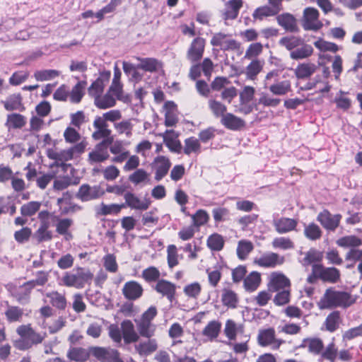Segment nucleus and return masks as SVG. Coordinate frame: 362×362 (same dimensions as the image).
Masks as SVG:
<instances>
[{"label": "nucleus", "instance_id": "nucleus-56", "mask_svg": "<svg viewBox=\"0 0 362 362\" xmlns=\"http://www.w3.org/2000/svg\"><path fill=\"white\" fill-rule=\"evenodd\" d=\"M41 206V202L32 201L24 204L21 207V213L23 216H31L39 211Z\"/></svg>", "mask_w": 362, "mask_h": 362}, {"label": "nucleus", "instance_id": "nucleus-34", "mask_svg": "<svg viewBox=\"0 0 362 362\" xmlns=\"http://www.w3.org/2000/svg\"><path fill=\"white\" fill-rule=\"evenodd\" d=\"M114 128L119 135L131 138L133 135L134 124L132 119H124L114 124Z\"/></svg>", "mask_w": 362, "mask_h": 362}, {"label": "nucleus", "instance_id": "nucleus-9", "mask_svg": "<svg viewBox=\"0 0 362 362\" xmlns=\"http://www.w3.org/2000/svg\"><path fill=\"white\" fill-rule=\"evenodd\" d=\"M105 194L104 190L99 185L90 186L88 185H82L76 197L83 202H88L98 199Z\"/></svg>", "mask_w": 362, "mask_h": 362}, {"label": "nucleus", "instance_id": "nucleus-31", "mask_svg": "<svg viewBox=\"0 0 362 362\" xmlns=\"http://www.w3.org/2000/svg\"><path fill=\"white\" fill-rule=\"evenodd\" d=\"M221 123L226 128L231 130H238L245 126V122L241 118L231 113H227L223 116Z\"/></svg>", "mask_w": 362, "mask_h": 362}, {"label": "nucleus", "instance_id": "nucleus-62", "mask_svg": "<svg viewBox=\"0 0 362 362\" xmlns=\"http://www.w3.org/2000/svg\"><path fill=\"white\" fill-rule=\"evenodd\" d=\"M224 245V240L221 235L214 233L210 235L207 240V245L212 250L219 251Z\"/></svg>", "mask_w": 362, "mask_h": 362}, {"label": "nucleus", "instance_id": "nucleus-5", "mask_svg": "<svg viewBox=\"0 0 362 362\" xmlns=\"http://www.w3.org/2000/svg\"><path fill=\"white\" fill-rule=\"evenodd\" d=\"M93 126L95 129L92 134V137L94 140L103 139L101 142H105V144H111L112 142V131L108 128V124L100 119V116L95 117Z\"/></svg>", "mask_w": 362, "mask_h": 362}, {"label": "nucleus", "instance_id": "nucleus-51", "mask_svg": "<svg viewBox=\"0 0 362 362\" xmlns=\"http://www.w3.org/2000/svg\"><path fill=\"white\" fill-rule=\"evenodd\" d=\"M303 40L296 36L284 37L280 39L279 45L285 47L288 50L293 51L302 45Z\"/></svg>", "mask_w": 362, "mask_h": 362}, {"label": "nucleus", "instance_id": "nucleus-19", "mask_svg": "<svg viewBox=\"0 0 362 362\" xmlns=\"http://www.w3.org/2000/svg\"><path fill=\"white\" fill-rule=\"evenodd\" d=\"M264 65V60L253 59L240 74H244L247 80L254 81L262 71Z\"/></svg>", "mask_w": 362, "mask_h": 362}, {"label": "nucleus", "instance_id": "nucleus-44", "mask_svg": "<svg viewBox=\"0 0 362 362\" xmlns=\"http://www.w3.org/2000/svg\"><path fill=\"white\" fill-rule=\"evenodd\" d=\"M201 148L199 140L194 136L184 141L183 152L187 156L192 153L199 154L201 152Z\"/></svg>", "mask_w": 362, "mask_h": 362}, {"label": "nucleus", "instance_id": "nucleus-29", "mask_svg": "<svg viewBox=\"0 0 362 362\" xmlns=\"http://www.w3.org/2000/svg\"><path fill=\"white\" fill-rule=\"evenodd\" d=\"M244 326L243 324L236 323L233 320H228L226 322L224 333L230 340H235L238 334H243Z\"/></svg>", "mask_w": 362, "mask_h": 362}, {"label": "nucleus", "instance_id": "nucleus-45", "mask_svg": "<svg viewBox=\"0 0 362 362\" xmlns=\"http://www.w3.org/2000/svg\"><path fill=\"white\" fill-rule=\"evenodd\" d=\"M49 223L40 224L38 229L34 233L33 238L37 242L49 241L52 238V233L49 230Z\"/></svg>", "mask_w": 362, "mask_h": 362}, {"label": "nucleus", "instance_id": "nucleus-12", "mask_svg": "<svg viewBox=\"0 0 362 362\" xmlns=\"http://www.w3.org/2000/svg\"><path fill=\"white\" fill-rule=\"evenodd\" d=\"M205 47V40L202 37H196L190 44L187 52V59L191 62L199 61L203 56Z\"/></svg>", "mask_w": 362, "mask_h": 362}, {"label": "nucleus", "instance_id": "nucleus-25", "mask_svg": "<svg viewBox=\"0 0 362 362\" xmlns=\"http://www.w3.org/2000/svg\"><path fill=\"white\" fill-rule=\"evenodd\" d=\"M165 125L174 127L178 122L177 109L176 104L173 101H168L164 105Z\"/></svg>", "mask_w": 362, "mask_h": 362}, {"label": "nucleus", "instance_id": "nucleus-32", "mask_svg": "<svg viewBox=\"0 0 362 362\" xmlns=\"http://www.w3.org/2000/svg\"><path fill=\"white\" fill-rule=\"evenodd\" d=\"M313 53V47L310 45L304 43V41L303 40L302 45L291 52L290 57L295 60L304 59L310 57Z\"/></svg>", "mask_w": 362, "mask_h": 362}, {"label": "nucleus", "instance_id": "nucleus-17", "mask_svg": "<svg viewBox=\"0 0 362 362\" xmlns=\"http://www.w3.org/2000/svg\"><path fill=\"white\" fill-rule=\"evenodd\" d=\"M122 338L126 344L134 343L139 339V333L135 330L133 322L129 320H125L121 323Z\"/></svg>", "mask_w": 362, "mask_h": 362}, {"label": "nucleus", "instance_id": "nucleus-54", "mask_svg": "<svg viewBox=\"0 0 362 362\" xmlns=\"http://www.w3.org/2000/svg\"><path fill=\"white\" fill-rule=\"evenodd\" d=\"M272 245L275 249H281L283 250H290L294 247L293 241L286 237H277L274 238L272 242Z\"/></svg>", "mask_w": 362, "mask_h": 362}, {"label": "nucleus", "instance_id": "nucleus-57", "mask_svg": "<svg viewBox=\"0 0 362 362\" xmlns=\"http://www.w3.org/2000/svg\"><path fill=\"white\" fill-rule=\"evenodd\" d=\"M263 50V45L260 42L252 43L249 45L245 53V59H257Z\"/></svg>", "mask_w": 362, "mask_h": 362}, {"label": "nucleus", "instance_id": "nucleus-55", "mask_svg": "<svg viewBox=\"0 0 362 362\" xmlns=\"http://www.w3.org/2000/svg\"><path fill=\"white\" fill-rule=\"evenodd\" d=\"M201 291L202 286L198 282L187 284L183 288L185 296L192 299H197L199 296Z\"/></svg>", "mask_w": 362, "mask_h": 362}, {"label": "nucleus", "instance_id": "nucleus-43", "mask_svg": "<svg viewBox=\"0 0 362 362\" xmlns=\"http://www.w3.org/2000/svg\"><path fill=\"white\" fill-rule=\"evenodd\" d=\"M47 156L50 159L62 163L74 158L70 148L61 151L49 149L47 151Z\"/></svg>", "mask_w": 362, "mask_h": 362}, {"label": "nucleus", "instance_id": "nucleus-61", "mask_svg": "<svg viewBox=\"0 0 362 362\" xmlns=\"http://www.w3.org/2000/svg\"><path fill=\"white\" fill-rule=\"evenodd\" d=\"M339 324V313L337 311L332 312L326 318L325 325L326 329L332 332H334Z\"/></svg>", "mask_w": 362, "mask_h": 362}, {"label": "nucleus", "instance_id": "nucleus-2", "mask_svg": "<svg viewBox=\"0 0 362 362\" xmlns=\"http://www.w3.org/2000/svg\"><path fill=\"white\" fill-rule=\"evenodd\" d=\"M352 303L353 300L348 293L328 288L317 302V306L320 310H323L338 306L347 307Z\"/></svg>", "mask_w": 362, "mask_h": 362}, {"label": "nucleus", "instance_id": "nucleus-46", "mask_svg": "<svg viewBox=\"0 0 362 362\" xmlns=\"http://www.w3.org/2000/svg\"><path fill=\"white\" fill-rule=\"evenodd\" d=\"M337 244L341 247L351 249L362 245V240L356 235H347L337 240Z\"/></svg>", "mask_w": 362, "mask_h": 362}, {"label": "nucleus", "instance_id": "nucleus-14", "mask_svg": "<svg viewBox=\"0 0 362 362\" xmlns=\"http://www.w3.org/2000/svg\"><path fill=\"white\" fill-rule=\"evenodd\" d=\"M290 286L289 279L282 273L274 272L269 276L268 288L275 292Z\"/></svg>", "mask_w": 362, "mask_h": 362}, {"label": "nucleus", "instance_id": "nucleus-37", "mask_svg": "<svg viewBox=\"0 0 362 362\" xmlns=\"http://www.w3.org/2000/svg\"><path fill=\"white\" fill-rule=\"evenodd\" d=\"M2 103L5 109L8 111L22 110L24 109L22 104V97L19 93H14L9 95Z\"/></svg>", "mask_w": 362, "mask_h": 362}, {"label": "nucleus", "instance_id": "nucleus-40", "mask_svg": "<svg viewBox=\"0 0 362 362\" xmlns=\"http://www.w3.org/2000/svg\"><path fill=\"white\" fill-rule=\"evenodd\" d=\"M275 95H285L291 90V83L288 80L276 82L267 87Z\"/></svg>", "mask_w": 362, "mask_h": 362}, {"label": "nucleus", "instance_id": "nucleus-4", "mask_svg": "<svg viewBox=\"0 0 362 362\" xmlns=\"http://www.w3.org/2000/svg\"><path fill=\"white\" fill-rule=\"evenodd\" d=\"M211 45L218 47L221 50H236L240 47V44L234 40L230 35L223 33H216L211 39Z\"/></svg>", "mask_w": 362, "mask_h": 362}, {"label": "nucleus", "instance_id": "nucleus-59", "mask_svg": "<svg viewBox=\"0 0 362 362\" xmlns=\"http://www.w3.org/2000/svg\"><path fill=\"white\" fill-rule=\"evenodd\" d=\"M304 235L308 239L315 240L321 237L322 231L317 225L310 223L305 226Z\"/></svg>", "mask_w": 362, "mask_h": 362}, {"label": "nucleus", "instance_id": "nucleus-10", "mask_svg": "<svg viewBox=\"0 0 362 362\" xmlns=\"http://www.w3.org/2000/svg\"><path fill=\"white\" fill-rule=\"evenodd\" d=\"M314 273L319 279L329 283H336L340 279V272L335 267H324L320 264H314Z\"/></svg>", "mask_w": 362, "mask_h": 362}, {"label": "nucleus", "instance_id": "nucleus-36", "mask_svg": "<svg viewBox=\"0 0 362 362\" xmlns=\"http://www.w3.org/2000/svg\"><path fill=\"white\" fill-rule=\"evenodd\" d=\"M95 105L101 110L114 107L116 105V98L109 92L103 95H98L94 99Z\"/></svg>", "mask_w": 362, "mask_h": 362}, {"label": "nucleus", "instance_id": "nucleus-15", "mask_svg": "<svg viewBox=\"0 0 362 362\" xmlns=\"http://www.w3.org/2000/svg\"><path fill=\"white\" fill-rule=\"evenodd\" d=\"M153 166L155 170V180L160 181L168 174L171 162L168 158L159 156L154 159Z\"/></svg>", "mask_w": 362, "mask_h": 362}, {"label": "nucleus", "instance_id": "nucleus-23", "mask_svg": "<svg viewBox=\"0 0 362 362\" xmlns=\"http://www.w3.org/2000/svg\"><path fill=\"white\" fill-rule=\"evenodd\" d=\"M273 225L278 233L284 234L296 229L298 221L293 218L282 217L274 219Z\"/></svg>", "mask_w": 362, "mask_h": 362}, {"label": "nucleus", "instance_id": "nucleus-58", "mask_svg": "<svg viewBox=\"0 0 362 362\" xmlns=\"http://www.w3.org/2000/svg\"><path fill=\"white\" fill-rule=\"evenodd\" d=\"M303 346H308L310 352L317 354L321 352L323 348V343L317 338L306 339L303 340Z\"/></svg>", "mask_w": 362, "mask_h": 362}, {"label": "nucleus", "instance_id": "nucleus-42", "mask_svg": "<svg viewBox=\"0 0 362 362\" xmlns=\"http://www.w3.org/2000/svg\"><path fill=\"white\" fill-rule=\"evenodd\" d=\"M260 282V274L257 272H252L244 279L243 286L247 292H253L257 289Z\"/></svg>", "mask_w": 362, "mask_h": 362}, {"label": "nucleus", "instance_id": "nucleus-26", "mask_svg": "<svg viewBox=\"0 0 362 362\" xmlns=\"http://www.w3.org/2000/svg\"><path fill=\"white\" fill-rule=\"evenodd\" d=\"M241 0H230L226 4L225 10L222 12V18L225 21L233 20L237 18L239 10L242 7Z\"/></svg>", "mask_w": 362, "mask_h": 362}, {"label": "nucleus", "instance_id": "nucleus-7", "mask_svg": "<svg viewBox=\"0 0 362 362\" xmlns=\"http://www.w3.org/2000/svg\"><path fill=\"white\" fill-rule=\"evenodd\" d=\"M257 341L261 346H271L273 349H279L284 342L281 339L275 337V331L273 328L260 329Z\"/></svg>", "mask_w": 362, "mask_h": 362}, {"label": "nucleus", "instance_id": "nucleus-48", "mask_svg": "<svg viewBox=\"0 0 362 362\" xmlns=\"http://www.w3.org/2000/svg\"><path fill=\"white\" fill-rule=\"evenodd\" d=\"M221 300L225 306L235 308L237 306L238 298L234 291L229 289H224L223 291Z\"/></svg>", "mask_w": 362, "mask_h": 362}, {"label": "nucleus", "instance_id": "nucleus-20", "mask_svg": "<svg viewBox=\"0 0 362 362\" xmlns=\"http://www.w3.org/2000/svg\"><path fill=\"white\" fill-rule=\"evenodd\" d=\"M110 77V71H104L100 74V76L92 83L88 88V94L94 99L103 92L105 84L108 82Z\"/></svg>", "mask_w": 362, "mask_h": 362}, {"label": "nucleus", "instance_id": "nucleus-27", "mask_svg": "<svg viewBox=\"0 0 362 362\" xmlns=\"http://www.w3.org/2000/svg\"><path fill=\"white\" fill-rule=\"evenodd\" d=\"M278 24L286 31L294 33L298 30L295 17L288 13H282L276 17Z\"/></svg>", "mask_w": 362, "mask_h": 362}, {"label": "nucleus", "instance_id": "nucleus-30", "mask_svg": "<svg viewBox=\"0 0 362 362\" xmlns=\"http://www.w3.org/2000/svg\"><path fill=\"white\" fill-rule=\"evenodd\" d=\"M95 347L90 348V351L81 347L71 348L68 351L67 356L71 361H75L76 362H84L88 360L90 354L94 356L92 353V350Z\"/></svg>", "mask_w": 362, "mask_h": 362}, {"label": "nucleus", "instance_id": "nucleus-22", "mask_svg": "<svg viewBox=\"0 0 362 362\" xmlns=\"http://www.w3.org/2000/svg\"><path fill=\"white\" fill-rule=\"evenodd\" d=\"M341 216L339 214L332 215L328 211L320 213L317 220L327 230H334L339 225Z\"/></svg>", "mask_w": 362, "mask_h": 362}, {"label": "nucleus", "instance_id": "nucleus-21", "mask_svg": "<svg viewBox=\"0 0 362 362\" xmlns=\"http://www.w3.org/2000/svg\"><path fill=\"white\" fill-rule=\"evenodd\" d=\"M107 144H105V142H100L89 153L88 161L90 163H100L109 158Z\"/></svg>", "mask_w": 362, "mask_h": 362}, {"label": "nucleus", "instance_id": "nucleus-28", "mask_svg": "<svg viewBox=\"0 0 362 362\" xmlns=\"http://www.w3.org/2000/svg\"><path fill=\"white\" fill-rule=\"evenodd\" d=\"M175 288L174 284L164 279L159 280L155 286V290L163 296H166L170 301L174 298Z\"/></svg>", "mask_w": 362, "mask_h": 362}, {"label": "nucleus", "instance_id": "nucleus-6", "mask_svg": "<svg viewBox=\"0 0 362 362\" xmlns=\"http://www.w3.org/2000/svg\"><path fill=\"white\" fill-rule=\"evenodd\" d=\"M319 20L318 11L313 7H308L303 11V27L305 30H318L322 27Z\"/></svg>", "mask_w": 362, "mask_h": 362}, {"label": "nucleus", "instance_id": "nucleus-41", "mask_svg": "<svg viewBox=\"0 0 362 362\" xmlns=\"http://www.w3.org/2000/svg\"><path fill=\"white\" fill-rule=\"evenodd\" d=\"M316 68L313 63H302L296 68L295 75L299 79L307 78L315 73Z\"/></svg>", "mask_w": 362, "mask_h": 362}, {"label": "nucleus", "instance_id": "nucleus-18", "mask_svg": "<svg viewBox=\"0 0 362 362\" xmlns=\"http://www.w3.org/2000/svg\"><path fill=\"white\" fill-rule=\"evenodd\" d=\"M142 286L135 281H129L124 284L122 293L125 298L130 300L139 299L143 294Z\"/></svg>", "mask_w": 362, "mask_h": 362}, {"label": "nucleus", "instance_id": "nucleus-63", "mask_svg": "<svg viewBox=\"0 0 362 362\" xmlns=\"http://www.w3.org/2000/svg\"><path fill=\"white\" fill-rule=\"evenodd\" d=\"M25 123L26 119L25 117L20 114L13 113L8 115L7 124L9 127L21 128Z\"/></svg>", "mask_w": 362, "mask_h": 362}, {"label": "nucleus", "instance_id": "nucleus-60", "mask_svg": "<svg viewBox=\"0 0 362 362\" xmlns=\"http://www.w3.org/2000/svg\"><path fill=\"white\" fill-rule=\"evenodd\" d=\"M125 207V204H101L100 206L99 213L102 215H112V214H117L120 212L122 208Z\"/></svg>", "mask_w": 362, "mask_h": 362}, {"label": "nucleus", "instance_id": "nucleus-38", "mask_svg": "<svg viewBox=\"0 0 362 362\" xmlns=\"http://www.w3.org/2000/svg\"><path fill=\"white\" fill-rule=\"evenodd\" d=\"M136 59L139 62V64L136 65L137 69H142L145 71H156L161 66L160 62L153 58L136 57Z\"/></svg>", "mask_w": 362, "mask_h": 362}, {"label": "nucleus", "instance_id": "nucleus-39", "mask_svg": "<svg viewBox=\"0 0 362 362\" xmlns=\"http://www.w3.org/2000/svg\"><path fill=\"white\" fill-rule=\"evenodd\" d=\"M271 6H264L259 7L254 11L252 16L255 19L262 20L265 17L272 16L276 15L281 10V7L275 5H270Z\"/></svg>", "mask_w": 362, "mask_h": 362}, {"label": "nucleus", "instance_id": "nucleus-16", "mask_svg": "<svg viewBox=\"0 0 362 362\" xmlns=\"http://www.w3.org/2000/svg\"><path fill=\"white\" fill-rule=\"evenodd\" d=\"M92 353L101 362H124L119 358L118 351L115 349L94 348Z\"/></svg>", "mask_w": 362, "mask_h": 362}, {"label": "nucleus", "instance_id": "nucleus-64", "mask_svg": "<svg viewBox=\"0 0 362 362\" xmlns=\"http://www.w3.org/2000/svg\"><path fill=\"white\" fill-rule=\"evenodd\" d=\"M255 88L251 86H245L240 93L241 105L247 104L253 100L255 94Z\"/></svg>", "mask_w": 362, "mask_h": 362}, {"label": "nucleus", "instance_id": "nucleus-35", "mask_svg": "<svg viewBox=\"0 0 362 362\" xmlns=\"http://www.w3.org/2000/svg\"><path fill=\"white\" fill-rule=\"evenodd\" d=\"M136 327L139 335L146 338H151L154 336L156 325L151 322L141 320H136Z\"/></svg>", "mask_w": 362, "mask_h": 362}, {"label": "nucleus", "instance_id": "nucleus-24", "mask_svg": "<svg viewBox=\"0 0 362 362\" xmlns=\"http://www.w3.org/2000/svg\"><path fill=\"white\" fill-rule=\"evenodd\" d=\"M158 341L156 339L148 338L135 344L134 349L140 356H148L158 349Z\"/></svg>", "mask_w": 362, "mask_h": 362}, {"label": "nucleus", "instance_id": "nucleus-1", "mask_svg": "<svg viewBox=\"0 0 362 362\" xmlns=\"http://www.w3.org/2000/svg\"><path fill=\"white\" fill-rule=\"evenodd\" d=\"M17 334L21 339L13 341L14 346L21 351L30 349L33 345L42 343L45 338L46 334L36 332L30 325H22L17 327Z\"/></svg>", "mask_w": 362, "mask_h": 362}, {"label": "nucleus", "instance_id": "nucleus-13", "mask_svg": "<svg viewBox=\"0 0 362 362\" xmlns=\"http://www.w3.org/2000/svg\"><path fill=\"white\" fill-rule=\"evenodd\" d=\"M125 200V206H128L132 209L144 211L148 209L151 205V201L148 198H139L132 192H126L124 194Z\"/></svg>", "mask_w": 362, "mask_h": 362}, {"label": "nucleus", "instance_id": "nucleus-47", "mask_svg": "<svg viewBox=\"0 0 362 362\" xmlns=\"http://www.w3.org/2000/svg\"><path fill=\"white\" fill-rule=\"evenodd\" d=\"M221 323L217 320H212L203 329V335L207 337L210 339H216L220 332Z\"/></svg>", "mask_w": 362, "mask_h": 362}, {"label": "nucleus", "instance_id": "nucleus-53", "mask_svg": "<svg viewBox=\"0 0 362 362\" xmlns=\"http://www.w3.org/2000/svg\"><path fill=\"white\" fill-rule=\"evenodd\" d=\"M86 82H78L71 90L70 93V100L72 103H78L82 99L84 95Z\"/></svg>", "mask_w": 362, "mask_h": 362}, {"label": "nucleus", "instance_id": "nucleus-11", "mask_svg": "<svg viewBox=\"0 0 362 362\" xmlns=\"http://www.w3.org/2000/svg\"><path fill=\"white\" fill-rule=\"evenodd\" d=\"M158 135L163 138L164 144L171 152L177 153L181 152L182 147L178 139L179 133L173 129H168Z\"/></svg>", "mask_w": 362, "mask_h": 362}, {"label": "nucleus", "instance_id": "nucleus-50", "mask_svg": "<svg viewBox=\"0 0 362 362\" xmlns=\"http://www.w3.org/2000/svg\"><path fill=\"white\" fill-rule=\"evenodd\" d=\"M23 315V309L18 306H8L6 310L5 311L6 320L9 322L21 321Z\"/></svg>", "mask_w": 362, "mask_h": 362}, {"label": "nucleus", "instance_id": "nucleus-33", "mask_svg": "<svg viewBox=\"0 0 362 362\" xmlns=\"http://www.w3.org/2000/svg\"><path fill=\"white\" fill-rule=\"evenodd\" d=\"M45 297L49 299V303L54 308L59 310H64L67 302L64 294L58 291H51L45 294Z\"/></svg>", "mask_w": 362, "mask_h": 362}, {"label": "nucleus", "instance_id": "nucleus-49", "mask_svg": "<svg viewBox=\"0 0 362 362\" xmlns=\"http://www.w3.org/2000/svg\"><path fill=\"white\" fill-rule=\"evenodd\" d=\"M253 245L250 241L246 240H240L237 247V255L238 258L242 260L245 259L253 250Z\"/></svg>", "mask_w": 362, "mask_h": 362}, {"label": "nucleus", "instance_id": "nucleus-8", "mask_svg": "<svg viewBox=\"0 0 362 362\" xmlns=\"http://www.w3.org/2000/svg\"><path fill=\"white\" fill-rule=\"evenodd\" d=\"M285 261L284 257L273 252H267L256 257L254 262L264 268H274L281 265Z\"/></svg>", "mask_w": 362, "mask_h": 362}, {"label": "nucleus", "instance_id": "nucleus-52", "mask_svg": "<svg viewBox=\"0 0 362 362\" xmlns=\"http://www.w3.org/2000/svg\"><path fill=\"white\" fill-rule=\"evenodd\" d=\"M59 74V71L54 69L39 70L34 73V77L37 81H45L54 79Z\"/></svg>", "mask_w": 362, "mask_h": 362}, {"label": "nucleus", "instance_id": "nucleus-3", "mask_svg": "<svg viewBox=\"0 0 362 362\" xmlns=\"http://www.w3.org/2000/svg\"><path fill=\"white\" fill-rule=\"evenodd\" d=\"M93 274L88 269L77 268L71 272H66L62 278V284L67 287L83 288L86 284H90Z\"/></svg>", "mask_w": 362, "mask_h": 362}]
</instances>
